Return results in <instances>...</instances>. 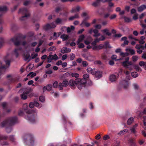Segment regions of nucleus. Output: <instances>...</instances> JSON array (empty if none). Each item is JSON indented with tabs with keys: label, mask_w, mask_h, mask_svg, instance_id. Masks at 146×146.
<instances>
[{
	"label": "nucleus",
	"mask_w": 146,
	"mask_h": 146,
	"mask_svg": "<svg viewBox=\"0 0 146 146\" xmlns=\"http://www.w3.org/2000/svg\"><path fill=\"white\" fill-rule=\"evenodd\" d=\"M89 77V75L88 74H84L83 76V78L81 79L79 78L76 79L75 80L71 79L70 80V85L72 86V88L75 89L76 85L79 90H81L82 87H84L87 83L86 80H88Z\"/></svg>",
	"instance_id": "1"
},
{
	"label": "nucleus",
	"mask_w": 146,
	"mask_h": 146,
	"mask_svg": "<svg viewBox=\"0 0 146 146\" xmlns=\"http://www.w3.org/2000/svg\"><path fill=\"white\" fill-rule=\"evenodd\" d=\"M17 121L16 116H13L8 118L1 123V126L2 127H5L7 132L10 133L12 130L11 126Z\"/></svg>",
	"instance_id": "2"
},
{
	"label": "nucleus",
	"mask_w": 146,
	"mask_h": 146,
	"mask_svg": "<svg viewBox=\"0 0 146 146\" xmlns=\"http://www.w3.org/2000/svg\"><path fill=\"white\" fill-rule=\"evenodd\" d=\"M18 13L23 15L20 18V20L21 21H24L25 18L30 16L29 11L25 8L20 9L19 10Z\"/></svg>",
	"instance_id": "3"
},
{
	"label": "nucleus",
	"mask_w": 146,
	"mask_h": 146,
	"mask_svg": "<svg viewBox=\"0 0 146 146\" xmlns=\"http://www.w3.org/2000/svg\"><path fill=\"white\" fill-rule=\"evenodd\" d=\"M10 40L12 41L14 44L18 46L20 45L21 43L22 45L24 46L26 45L27 42L26 41H24L21 42L20 40V38L18 36H15L10 39Z\"/></svg>",
	"instance_id": "4"
},
{
	"label": "nucleus",
	"mask_w": 146,
	"mask_h": 146,
	"mask_svg": "<svg viewBox=\"0 0 146 146\" xmlns=\"http://www.w3.org/2000/svg\"><path fill=\"white\" fill-rule=\"evenodd\" d=\"M129 57H126L125 59V61L122 62V65L123 66L126 67L129 70H131L132 67L131 66L132 65V63L131 62H129Z\"/></svg>",
	"instance_id": "5"
},
{
	"label": "nucleus",
	"mask_w": 146,
	"mask_h": 146,
	"mask_svg": "<svg viewBox=\"0 0 146 146\" xmlns=\"http://www.w3.org/2000/svg\"><path fill=\"white\" fill-rule=\"evenodd\" d=\"M71 88L73 89L72 88V86L70 85V81L68 82L67 80H64L62 82H60L58 84V88L60 90H62L63 89L64 87H66L68 86V85Z\"/></svg>",
	"instance_id": "6"
},
{
	"label": "nucleus",
	"mask_w": 146,
	"mask_h": 146,
	"mask_svg": "<svg viewBox=\"0 0 146 146\" xmlns=\"http://www.w3.org/2000/svg\"><path fill=\"white\" fill-rule=\"evenodd\" d=\"M25 118L31 123H34L36 122V117L33 114L31 115H28L25 116Z\"/></svg>",
	"instance_id": "7"
},
{
	"label": "nucleus",
	"mask_w": 146,
	"mask_h": 146,
	"mask_svg": "<svg viewBox=\"0 0 146 146\" xmlns=\"http://www.w3.org/2000/svg\"><path fill=\"white\" fill-rule=\"evenodd\" d=\"M29 107H28V104H25L23 105V109L25 110H27L26 113L28 114H30L32 113H36V110L34 109L32 110L30 109L28 110Z\"/></svg>",
	"instance_id": "8"
},
{
	"label": "nucleus",
	"mask_w": 146,
	"mask_h": 146,
	"mask_svg": "<svg viewBox=\"0 0 146 146\" xmlns=\"http://www.w3.org/2000/svg\"><path fill=\"white\" fill-rule=\"evenodd\" d=\"M56 27V25L53 23L47 24L44 26L43 29L47 31L51 29L54 28Z\"/></svg>",
	"instance_id": "9"
},
{
	"label": "nucleus",
	"mask_w": 146,
	"mask_h": 146,
	"mask_svg": "<svg viewBox=\"0 0 146 146\" xmlns=\"http://www.w3.org/2000/svg\"><path fill=\"white\" fill-rule=\"evenodd\" d=\"M119 84L120 86L125 89H127L128 86V82L125 80H123Z\"/></svg>",
	"instance_id": "10"
},
{
	"label": "nucleus",
	"mask_w": 146,
	"mask_h": 146,
	"mask_svg": "<svg viewBox=\"0 0 146 146\" xmlns=\"http://www.w3.org/2000/svg\"><path fill=\"white\" fill-rule=\"evenodd\" d=\"M112 0H105V1H103V0H102V1L104 3L107 2H108V5L109 7L107 8V10L109 11H111L110 7H112L114 6L113 3L111 2V1Z\"/></svg>",
	"instance_id": "11"
},
{
	"label": "nucleus",
	"mask_w": 146,
	"mask_h": 146,
	"mask_svg": "<svg viewBox=\"0 0 146 146\" xmlns=\"http://www.w3.org/2000/svg\"><path fill=\"white\" fill-rule=\"evenodd\" d=\"M127 37L126 36H124L122 37L121 38V40L124 41L123 43L121 44V46L123 47H124L126 45H127L129 43V41L127 40Z\"/></svg>",
	"instance_id": "12"
},
{
	"label": "nucleus",
	"mask_w": 146,
	"mask_h": 146,
	"mask_svg": "<svg viewBox=\"0 0 146 146\" xmlns=\"http://www.w3.org/2000/svg\"><path fill=\"white\" fill-rule=\"evenodd\" d=\"M71 51V50L70 48H68L66 47L65 46L62 48L60 52L63 54H64L70 52Z\"/></svg>",
	"instance_id": "13"
},
{
	"label": "nucleus",
	"mask_w": 146,
	"mask_h": 146,
	"mask_svg": "<svg viewBox=\"0 0 146 146\" xmlns=\"http://www.w3.org/2000/svg\"><path fill=\"white\" fill-rule=\"evenodd\" d=\"M21 50L22 48L21 47H17L15 49L14 53L15 55L16 58L18 57L19 56V52L21 51Z\"/></svg>",
	"instance_id": "14"
},
{
	"label": "nucleus",
	"mask_w": 146,
	"mask_h": 146,
	"mask_svg": "<svg viewBox=\"0 0 146 146\" xmlns=\"http://www.w3.org/2000/svg\"><path fill=\"white\" fill-rule=\"evenodd\" d=\"M118 77V75H115L114 74L111 75L110 77V79L111 82H115L116 80Z\"/></svg>",
	"instance_id": "15"
},
{
	"label": "nucleus",
	"mask_w": 146,
	"mask_h": 146,
	"mask_svg": "<svg viewBox=\"0 0 146 146\" xmlns=\"http://www.w3.org/2000/svg\"><path fill=\"white\" fill-rule=\"evenodd\" d=\"M24 60L25 61H27L28 62H29L31 60V57L30 56V54L29 53H24Z\"/></svg>",
	"instance_id": "16"
},
{
	"label": "nucleus",
	"mask_w": 146,
	"mask_h": 146,
	"mask_svg": "<svg viewBox=\"0 0 146 146\" xmlns=\"http://www.w3.org/2000/svg\"><path fill=\"white\" fill-rule=\"evenodd\" d=\"M7 104L5 102H3L2 104V106L3 107L4 110L7 113H9L11 111L10 109H7Z\"/></svg>",
	"instance_id": "17"
},
{
	"label": "nucleus",
	"mask_w": 146,
	"mask_h": 146,
	"mask_svg": "<svg viewBox=\"0 0 146 146\" xmlns=\"http://www.w3.org/2000/svg\"><path fill=\"white\" fill-rule=\"evenodd\" d=\"M27 136L28 137V138L30 140L31 145H33L34 143V140L33 135L29 134L27 135Z\"/></svg>",
	"instance_id": "18"
},
{
	"label": "nucleus",
	"mask_w": 146,
	"mask_h": 146,
	"mask_svg": "<svg viewBox=\"0 0 146 146\" xmlns=\"http://www.w3.org/2000/svg\"><path fill=\"white\" fill-rule=\"evenodd\" d=\"M85 36L84 35H80L77 41V44H78L80 42H82L84 39Z\"/></svg>",
	"instance_id": "19"
},
{
	"label": "nucleus",
	"mask_w": 146,
	"mask_h": 146,
	"mask_svg": "<svg viewBox=\"0 0 146 146\" xmlns=\"http://www.w3.org/2000/svg\"><path fill=\"white\" fill-rule=\"evenodd\" d=\"M138 125L137 124H135L132 127H131L130 130L131 131V133H133L135 135V136H136L135 135V133L136 131L135 130V128L137 127Z\"/></svg>",
	"instance_id": "20"
},
{
	"label": "nucleus",
	"mask_w": 146,
	"mask_h": 146,
	"mask_svg": "<svg viewBox=\"0 0 146 146\" xmlns=\"http://www.w3.org/2000/svg\"><path fill=\"white\" fill-rule=\"evenodd\" d=\"M7 68H8V66L5 65L0 67V76L4 72L3 70L6 69Z\"/></svg>",
	"instance_id": "21"
},
{
	"label": "nucleus",
	"mask_w": 146,
	"mask_h": 146,
	"mask_svg": "<svg viewBox=\"0 0 146 146\" xmlns=\"http://www.w3.org/2000/svg\"><path fill=\"white\" fill-rule=\"evenodd\" d=\"M93 32L94 34L93 35L94 37H97L100 35V34L98 33V31L96 29L93 30Z\"/></svg>",
	"instance_id": "22"
},
{
	"label": "nucleus",
	"mask_w": 146,
	"mask_h": 146,
	"mask_svg": "<svg viewBox=\"0 0 146 146\" xmlns=\"http://www.w3.org/2000/svg\"><path fill=\"white\" fill-rule=\"evenodd\" d=\"M86 70L88 73L94 74L95 73L94 72L95 71V70L94 69H92L91 68L88 67L87 69Z\"/></svg>",
	"instance_id": "23"
},
{
	"label": "nucleus",
	"mask_w": 146,
	"mask_h": 146,
	"mask_svg": "<svg viewBox=\"0 0 146 146\" xmlns=\"http://www.w3.org/2000/svg\"><path fill=\"white\" fill-rule=\"evenodd\" d=\"M146 8V5H142L138 7V10L139 12H141Z\"/></svg>",
	"instance_id": "24"
},
{
	"label": "nucleus",
	"mask_w": 146,
	"mask_h": 146,
	"mask_svg": "<svg viewBox=\"0 0 146 146\" xmlns=\"http://www.w3.org/2000/svg\"><path fill=\"white\" fill-rule=\"evenodd\" d=\"M95 73L94 74L95 75V76L98 77L100 78L102 76V73L100 71H96V70L94 72Z\"/></svg>",
	"instance_id": "25"
},
{
	"label": "nucleus",
	"mask_w": 146,
	"mask_h": 146,
	"mask_svg": "<svg viewBox=\"0 0 146 146\" xmlns=\"http://www.w3.org/2000/svg\"><path fill=\"white\" fill-rule=\"evenodd\" d=\"M7 10V8L6 6H0V12H6Z\"/></svg>",
	"instance_id": "26"
},
{
	"label": "nucleus",
	"mask_w": 146,
	"mask_h": 146,
	"mask_svg": "<svg viewBox=\"0 0 146 146\" xmlns=\"http://www.w3.org/2000/svg\"><path fill=\"white\" fill-rule=\"evenodd\" d=\"M79 18V14H78L77 13L75 14L74 16L70 17L69 18V20L70 21H72L75 19L78 18Z\"/></svg>",
	"instance_id": "27"
},
{
	"label": "nucleus",
	"mask_w": 146,
	"mask_h": 146,
	"mask_svg": "<svg viewBox=\"0 0 146 146\" xmlns=\"http://www.w3.org/2000/svg\"><path fill=\"white\" fill-rule=\"evenodd\" d=\"M80 7L77 6L76 8H73L70 11L71 13H73L76 12V11H80Z\"/></svg>",
	"instance_id": "28"
},
{
	"label": "nucleus",
	"mask_w": 146,
	"mask_h": 146,
	"mask_svg": "<svg viewBox=\"0 0 146 146\" xmlns=\"http://www.w3.org/2000/svg\"><path fill=\"white\" fill-rule=\"evenodd\" d=\"M123 18L124 19V21L125 23H129L131 22L132 21L131 19L125 16H124Z\"/></svg>",
	"instance_id": "29"
},
{
	"label": "nucleus",
	"mask_w": 146,
	"mask_h": 146,
	"mask_svg": "<svg viewBox=\"0 0 146 146\" xmlns=\"http://www.w3.org/2000/svg\"><path fill=\"white\" fill-rule=\"evenodd\" d=\"M100 1H102V0H96V1L92 3V6L95 7H97L99 5Z\"/></svg>",
	"instance_id": "30"
},
{
	"label": "nucleus",
	"mask_w": 146,
	"mask_h": 146,
	"mask_svg": "<svg viewBox=\"0 0 146 146\" xmlns=\"http://www.w3.org/2000/svg\"><path fill=\"white\" fill-rule=\"evenodd\" d=\"M28 93L23 92L22 94L21 95V99L24 100H26L27 98V95Z\"/></svg>",
	"instance_id": "31"
},
{
	"label": "nucleus",
	"mask_w": 146,
	"mask_h": 146,
	"mask_svg": "<svg viewBox=\"0 0 146 146\" xmlns=\"http://www.w3.org/2000/svg\"><path fill=\"white\" fill-rule=\"evenodd\" d=\"M60 38L62 39L63 41H64L68 39V36L65 34H63L61 36Z\"/></svg>",
	"instance_id": "32"
},
{
	"label": "nucleus",
	"mask_w": 146,
	"mask_h": 146,
	"mask_svg": "<svg viewBox=\"0 0 146 146\" xmlns=\"http://www.w3.org/2000/svg\"><path fill=\"white\" fill-rule=\"evenodd\" d=\"M103 33H106V35L110 36L111 35V33L108 32V30L107 29H104L102 31Z\"/></svg>",
	"instance_id": "33"
},
{
	"label": "nucleus",
	"mask_w": 146,
	"mask_h": 146,
	"mask_svg": "<svg viewBox=\"0 0 146 146\" xmlns=\"http://www.w3.org/2000/svg\"><path fill=\"white\" fill-rule=\"evenodd\" d=\"M128 50L132 55L134 54L135 53V50L132 48H127L126 51H127Z\"/></svg>",
	"instance_id": "34"
},
{
	"label": "nucleus",
	"mask_w": 146,
	"mask_h": 146,
	"mask_svg": "<svg viewBox=\"0 0 146 146\" xmlns=\"http://www.w3.org/2000/svg\"><path fill=\"white\" fill-rule=\"evenodd\" d=\"M55 22L57 24H60L62 23V20L59 18H58L56 19Z\"/></svg>",
	"instance_id": "35"
},
{
	"label": "nucleus",
	"mask_w": 146,
	"mask_h": 146,
	"mask_svg": "<svg viewBox=\"0 0 146 146\" xmlns=\"http://www.w3.org/2000/svg\"><path fill=\"white\" fill-rule=\"evenodd\" d=\"M85 25L86 27H89L90 25L89 23L86 22L82 21L80 25Z\"/></svg>",
	"instance_id": "36"
},
{
	"label": "nucleus",
	"mask_w": 146,
	"mask_h": 146,
	"mask_svg": "<svg viewBox=\"0 0 146 146\" xmlns=\"http://www.w3.org/2000/svg\"><path fill=\"white\" fill-rule=\"evenodd\" d=\"M133 121V117L129 118L127 121V124L129 125H131Z\"/></svg>",
	"instance_id": "37"
},
{
	"label": "nucleus",
	"mask_w": 146,
	"mask_h": 146,
	"mask_svg": "<svg viewBox=\"0 0 146 146\" xmlns=\"http://www.w3.org/2000/svg\"><path fill=\"white\" fill-rule=\"evenodd\" d=\"M62 119H63L64 121L66 123L68 121V122L69 123L70 125H72V123L70 121H68V120L67 119V118L64 115H63L62 116Z\"/></svg>",
	"instance_id": "38"
},
{
	"label": "nucleus",
	"mask_w": 146,
	"mask_h": 146,
	"mask_svg": "<svg viewBox=\"0 0 146 146\" xmlns=\"http://www.w3.org/2000/svg\"><path fill=\"white\" fill-rule=\"evenodd\" d=\"M143 125L145 126L144 129H145L146 130V116H143Z\"/></svg>",
	"instance_id": "39"
},
{
	"label": "nucleus",
	"mask_w": 146,
	"mask_h": 146,
	"mask_svg": "<svg viewBox=\"0 0 146 146\" xmlns=\"http://www.w3.org/2000/svg\"><path fill=\"white\" fill-rule=\"evenodd\" d=\"M9 138V140L12 142H14L15 141V138L14 137V135H10Z\"/></svg>",
	"instance_id": "40"
},
{
	"label": "nucleus",
	"mask_w": 146,
	"mask_h": 146,
	"mask_svg": "<svg viewBox=\"0 0 146 146\" xmlns=\"http://www.w3.org/2000/svg\"><path fill=\"white\" fill-rule=\"evenodd\" d=\"M89 55H90V54H88V53H84L82 54V57L87 60H88V59Z\"/></svg>",
	"instance_id": "41"
},
{
	"label": "nucleus",
	"mask_w": 146,
	"mask_h": 146,
	"mask_svg": "<svg viewBox=\"0 0 146 146\" xmlns=\"http://www.w3.org/2000/svg\"><path fill=\"white\" fill-rule=\"evenodd\" d=\"M71 76L72 77L78 78L79 76V74L78 73L76 72L72 73L71 74Z\"/></svg>",
	"instance_id": "42"
},
{
	"label": "nucleus",
	"mask_w": 146,
	"mask_h": 146,
	"mask_svg": "<svg viewBox=\"0 0 146 146\" xmlns=\"http://www.w3.org/2000/svg\"><path fill=\"white\" fill-rule=\"evenodd\" d=\"M131 75L134 78H136L138 76V73L135 72H131Z\"/></svg>",
	"instance_id": "43"
},
{
	"label": "nucleus",
	"mask_w": 146,
	"mask_h": 146,
	"mask_svg": "<svg viewBox=\"0 0 146 146\" xmlns=\"http://www.w3.org/2000/svg\"><path fill=\"white\" fill-rule=\"evenodd\" d=\"M58 82L57 81H55L53 83L52 86L54 88H56L58 86Z\"/></svg>",
	"instance_id": "44"
},
{
	"label": "nucleus",
	"mask_w": 146,
	"mask_h": 146,
	"mask_svg": "<svg viewBox=\"0 0 146 146\" xmlns=\"http://www.w3.org/2000/svg\"><path fill=\"white\" fill-rule=\"evenodd\" d=\"M9 138V137L5 135H2L0 136V139L1 140H6Z\"/></svg>",
	"instance_id": "45"
},
{
	"label": "nucleus",
	"mask_w": 146,
	"mask_h": 146,
	"mask_svg": "<svg viewBox=\"0 0 146 146\" xmlns=\"http://www.w3.org/2000/svg\"><path fill=\"white\" fill-rule=\"evenodd\" d=\"M4 43L3 38L2 37H0V48L2 46Z\"/></svg>",
	"instance_id": "46"
},
{
	"label": "nucleus",
	"mask_w": 146,
	"mask_h": 146,
	"mask_svg": "<svg viewBox=\"0 0 146 146\" xmlns=\"http://www.w3.org/2000/svg\"><path fill=\"white\" fill-rule=\"evenodd\" d=\"M56 48L55 46H52L48 49V51H55L56 50Z\"/></svg>",
	"instance_id": "47"
},
{
	"label": "nucleus",
	"mask_w": 146,
	"mask_h": 146,
	"mask_svg": "<svg viewBox=\"0 0 146 146\" xmlns=\"http://www.w3.org/2000/svg\"><path fill=\"white\" fill-rule=\"evenodd\" d=\"M104 47L106 48H111V47L110 46V44L108 42H106L104 44Z\"/></svg>",
	"instance_id": "48"
},
{
	"label": "nucleus",
	"mask_w": 146,
	"mask_h": 146,
	"mask_svg": "<svg viewBox=\"0 0 146 146\" xmlns=\"http://www.w3.org/2000/svg\"><path fill=\"white\" fill-rule=\"evenodd\" d=\"M4 61L5 62L6 64L7 65H8V66H9L10 65L11 61L9 60H6V58L4 59Z\"/></svg>",
	"instance_id": "49"
},
{
	"label": "nucleus",
	"mask_w": 146,
	"mask_h": 146,
	"mask_svg": "<svg viewBox=\"0 0 146 146\" xmlns=\"http://www.w3.org/2000/svg\"><path fill=\"white\" fill-rule=\"evenodd\" d=\"M30 75L31 77L33 78L36 75V74L35 73H34L33 72H31L27 75V76H29Z\"/></svg>",
	"instance_id": "50"
},
{
	"label": "nucleus",
	"mask_w": 146,
	"mask_h": 146,
	"mask_svg": "<svg viewBox=\"0 0 146 146\" xmlns=\"http://www.w3.org/2000/svg\"><path fill=\"white\" fill-rule=\"evenodd\" d=\"M120 55L121 56L123 57H125L128 56L129 54L128 53H124L121 52L120 53Z\"/></svg>",
	"instance_id": "51"
},
{
	"label": "nucleus",
	"mask_w": 146,
	"mask_h": 146,
	"mask_svg": "<svg viewBox=\"0 0 146 146\" xmlns=\"http://www.w3.org/2000/svg\"><path fill=\"white\" fill-rule=\"evenodd\" d=\"M138 57L137 56H133L132 57V60L133 61L135 62L137 61L138 59Z\"/></svg>",
	"instance_id": "52"
},
{
	"label": "nucleus",
	"mask_w": 146,
	"mask_h": 146,
	"mask_svg": "<svg viewBox=\"0 0 146 146\" xmlns=\"http://www.w3.org/2000/svg\"><path fill=\"white\" fill-rule=\"evenodd\" d=\"M110 15V13H105L104 15V17L105 18H107L108 17H109Z\"/></svg>",
	"instance_id": "53"
},
{
	"label": "nucleus",
	"mask_w": 146,
	"mask_h": 146,
	"mask_svg": "<svg viewBox=\"0 0 146 146\" xmlns=\"http://www.w3.org/2000/svg\"><path fill=\"white\" fill-rule=\"evenodd\" d=\"M102 59L104 60H106L107 58V55L105 53H104L102 54Z\"/></svg>",
	"instance_id": "54"
},
{
	"label": "nucleus",
	"mask_w": 146,
	"mask_h": 146,
	"mask_svg": "<svg viewBox=\"0 0 146 146\" xmlns=\"http://www.w3.org/2000/svg\"><path fill=\"white\" fill-rule=\"evenodd\" d=\"M133 86L135 90H138L139 88V86L136 83H134L133 84Z\"/></svg>",
	"instance_id": "55"
},
{
	"label": "nucleus",
	"mask_w": 146,
	"mask_h": 146,
	"mask_svg": "<svg viewBox=\"0 0 146 146\" xmlns=\"http://www.w3.org/2000/svg\"><path fill=\"white\" fill-rule=\"evenodd\" d=\"M62 10L61 8L59 7H57L55 8V12L56 13H58L60 11Z\"/></svg>",
	"instance_id": "56"
},
{
	"label": "nucleus",
	"mask_w": 146,
	"mask_h": 146,
	"mask_svg": "<svg viewBox=\"0 0 146 146\" xmlns=\"http://www.w3.org/2000/svg\"><path fill=\"white\" fill-rule=\"evenodd\" d=\"M39 100L42 102H43L44 101V97L43 96H40L39 97Z\"/></svg>",
	"instance_id": "57"
},
{
	"label": "nucleus",
	"mask_w": 146,
	"mask_h": 146,
	"mask_svg": "<svg viewBox=\"0 0 146 146\" xmlns=\"http://www.w3.org/2000/svg\"><path fill=\"white\" fill-rule=\"evenodd\" d=\"M146 64V62H145L143 61H141L139 63V65L141 66H144Z\"/></svg>",
	"instance_id": "58"
},
{
	"label": "nucleus",
	"mask_w": 146,
	"mask_h": 146,
	"mask_svg": "<svg viewBox=\"0 0 146 146\" xmlns=\"http://www.w3.org/2000/svg\"><path fill=\"white\" fill-rule=\"evenodd\" d=\"M75 57V55L74 54H71L70 55V60H72L74 59Z\"/></svg>",
	"instance_id": "59"
},
{
	"label": "nucleus",
	"mask_w": 146,
	"mask_h": 146,
	"mask_svg": "<svg viewBox=\"0 0 146 146\" xmlns=\"http://www.w3.org/2000/svg\"><path fill=\"white\" fill-rule=\"evenodd\" d=\"M9 80L11 82L13 83L16 82L17 80L16 78H11L9 79Z\"/></svg>",
	"instance_id": "60"
},
{
	"label": "nucleus",
	"mask_w": 146,
	"mask_h": 146,
	"mask_svg": "<svg viewBox=\"0 0 146 146\" xmlns=\"http://www.w3.org/2000/svg\"><path fill=\"white\" fill-rule=\"evenodd\" d=\"M98 46V50H100L102 49L104 47V45L102 44H100Z\"/></svg>",
	"instance_id": "61"
},
{
	"label": "nucleus",
	"mask_w": 146,
	"mask_h": 146,
	"mask_svg": "<svg viewBox=\"0 0 146 146\" xmlns=\"http://www.w3.org/2000/svg\"><path fill=\"white\" fill-rule=\"evenodd\" d=\"M116 16L115 14L112 15L110 16V20L113 19L116 17Z\"/></svg>",
	"instance_id": "62"
},
{
	"label": "nucleus",
	"mask_w": 146,
	"mask_h": 146,
	"mask_svg": "<svg viewBox=\"0 0 146 146\" xmlns=\"http://www.w3.org/2000/svg\"><path fill=\"white\" fill-rule=\"evenodd\" d=\"M47 90L50 91L51 90L52 86L51 84H49L47 86Z\"/></svg>",
	"instance_id": "63"
},
{
	"label": "nucleus",
	"mask_w": 146,
	"mask_h": 146,
	"mask_svg": "<svg viewBox=\"0 0 146 146\" xmlns=\"http://www.w3.org/2000/svg\"><path fill=\"white\" fill-rule=\"evenodd\" d=\"M94 27L96 29H100L101 28L102 26L100 24H98L95 25Z\"/></svg>",
	"instance_id": "64"
}]
</instances>
